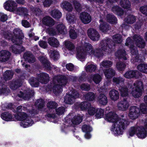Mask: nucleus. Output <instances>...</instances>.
<instances>
[{
	"instance_id": "0e129e2a",
	"label": "nucleus",
	"mask_w": 147,
	"mask_h": 147,
	"mask_svg": "<svg viewBox=\"0 0 147 147\" xmlns=\"http://www.w3.org/2000/svg\"><path fill=\"white\" fill-rule=\"evenodd\" d=\"M124 81V78L121 77L118 78H113V81L116 84H119L123 82Z\"/></svg>"
},
{
	"instance_id": "4be33fe9",
	"label": "nucleus",
	"mask_w": 147,
	"mask_h": 147,
	"mask_svg": "<svg viewBox=\"0 0 147 147\" xmlns=\"http://www.w3.org/2000/svg\"><path fill=\"white\" fill-rule=\"evenodd\" d=\"M34 123L33 121L29 117H27L20 124V125L24 127H27L31 126Z\"/></svg>"
},
{
	"instance_id": "20e7f679",
	"label": "nucleus",
	"mask_w": 147,
	"mask_h": 147,
	"mask_svg": "<svg viewBox=\"0 0 147 147\" xmlns=\"http://www.w3.org/2000/svg\"><path fill=\"white\" fill-rule=\"evenodd\" d=\"M54 85L53 88L54 93L56 95L62 90V86L65 85L67 81L66 77L64 76H58L55 77L53 80Z\"/></svg>"
},
{
	"instance_id": "9b49d317",
	"label": "nucleus",
	"mask_w": 147,
	"mask_h": 147,
	"mask_svg": "<svg viewBox=\"0 0 147 147\" xmlns=\"http://www.w3.org/2000/svg\"><path fill=\"white\" fill-rule=\"evenodd\" d=\"M5 9L10 11H16L17 9L16 3L12 0H8L4 3Z\"/></svg>"
},
{
	"instance_id": "ddd939ff",
	"label": "nucleus",
	"mask_w": 147,
	"mask_h": 147,
	"mask_svg": "<svg viewBox=\"0 0 147 147\" xmlns=\"http://www.w3.org/2000/svg\"><path fill=\"white\" fill-rule=\"evenodd\" d=\"M34 94V91L29 89L26 91L24 93L20 91L18 94V96L20 97L23 98L24 100H28Z\"/></svg>"
},
{
	"instance_id": "338daca9",
	"label": "nucleus",
	"mask_w": 147,
	"mask_h": 147,
	"mask_svg": "<svg viewBox=\"0 0 147 147\" xmlns=\"http://www.w3.org/2000/svg\"><path fill=\"white\" fill-rule=\"evenodd\" d=\"M47 107L49 109H55L57 106V104L55 102L50 101L49 102L47 105Z\"/></svg>"
},
{
	"instance_id": "a18cd8bd",
	"label": "nucleus",
	"mask_w": 147,
	"mask_h": 147,
	"mask_svg": "<svg viewBox=\"0 0 147 147\" xmlns=\"http://www.w3.org/2000/svg\"><path fill=\"white\" fill-rule=\"evenodd\" d=\"M107 21L111 24H115L117 22V19L113 15L111 14H107Z\"/></svg>"
},
{
	"instance_id": "5701e85b",
	"label": "nucleus",
	"mask_w": 147,
	"mask_h": 147,
	"mask_svg": "<svg viewBox=\"0 0 147 147\" xmlns=\"http://www.w3.org/2000/svg\"><path fill=\"white\" fill-rule=\"evenodd\" d=\"M61 6L63 9L69 11H71L73 9L71 4L66 1H63L61 3Z\"/></svg>"
},
{
	"instance_id": "423d86ee",
	"label": "nucleus",
	"mask_w": 147,
	"mask_h": 147,
	"mask_svg": "<svg viewBox=\"0 0 147 147\" xmlns=\"http://www.w3.org/2000/svg\"><path fill=\"white\" fill-rule=\"evenodd\" d=\"M13 33L12 41L17 44L22 43V40L24 38L22 30L18 28L15 29L13 30Z\"/></svg>"
},
{
	"instance_id": "7ed1b4c3",
	"label": "nucleus",
	"mask_w": 147,
	"mask_h": 147,
	"mask_svg": "<svg viewBox=\"0 0 147 147\" xmlns=\"http://www.w3.org/2000/svg\"><path fill=\"white\" fill-rule=\"evenodd\" d=\"M133 39L132 41L131 40L130 38H127L126 40L125 44L126 46L130 45L131 54L132 57H135L137 56L138 51L136 48L133 46V42L140 48H144L145 46V43L144 40L140 36L137 35H134L133 37Z\"/></svg>"
},
{
	"instance_id": "c756f323",
	"label": "nucleus",
	"mask_w": 147,
	"mask_h": 147,
	"mask_svg": "<svg viewBox=\"0 0 147 147\" xmlns=\"http://www.w3.org/2000/svg\"><path fill=\"white\" fill-rule=\"evenodd\" d=\"M16 10L18 14L23 16L25 18L28 15V10L26 8L20 7L17 8Z\"/></svg>"
},
{
	"instance_id": "6e6d98bb",
	"label": "nucleus",
	"mask_w": 147,
	"mask_h": 147,
	"mask_svg": "<svg viewBox=\"0 0 147 147\" xmlns=\"http://www.w3.org/2000/svg\"><path fill=\"white\" fill-rule=\"evenodd\" d=\"M95 117L97 118H100L103 117L104 113V110L102 109H97Z\"/></svg>"
},
{
	"instance_id": "5fc2aeb1",
	"label": "nucleus",
	"mask_w": 147,
	"mask_h": 147,
	"mask_svg": "<svg viewBox=\"0 0 147 147\" xmlns=\"http://www.w3.org/2000/svg\"><path fill=\"white\" fill-rule=\"evenodd\" d=\"M51 57L54 60L58 59L59 57V53L56 51H51L50 52Z\"/></svg>"
},
{
	"instance_id": "680f3d73",
	"label": "nucleus",
	"mask_w": 147,
	"mask_h": 147,
	"mask_svg": "<svg viewBox=\"0 0 147 147\" xmlns=\"http://www.w3.org/2000/svg\"><path fill=\"white\" fill-rule=\"evenodd\" d=\"M90 106V104L87 102H82L80 105L81 109L83 110H85Z\"/></svg>"
},
{
	"instance_id": "e433bc0d",
	"label": "nucleus",
	"mask_w": 147,
	"mask_h": 147,
	"mask_svg": "<svg viewBox=\"0 0 147 147\" xmlns=\"http://www.w3.org/2000/svg\"><path fill=\"white\" fill-rule=\"evenodd\" d=\"M96 68V65L87 64L85 67L86 71L87 72H92L95 71Z\"/></svg>"
},
{
	"instance_id": "4c0bfd02",
	"label": "nucleus",
	"mask_w": 147,
	"mask_h": 147,
	"mask_svg": "<svg viewBox=\"0 0 147 147\" xmlns=\"http://www.w3.org/2000/svg\"><path fill=\"white\" fill-rule=\"evenodd\" d=\"M144 101L146 104V106L144 104H141L140 105V110L142 112L145 113L147 112V95L144 97Z\"/></svg>"
},
{
	"instance_id": "bf43d9fd",
	"label": "nucleus",
	"mask_w": 147,
	"mask_h": 147,
	"mask_svg": "<svg viewBox=\"0 0 147 147\" xmlns=\"http://www.w3.org/2000/svg\"><path fill=\"white\" fill-rule=\"evenodd\" d=\"M73 4L75 7V9L76 11L78 12H80L81 11L82 8L81 5L76 0L74 1Z\"/></svg>"
},
{
	"instance_id": "c85d7f7f",
	"label": "nucleus",
	"mask_w": 147,
	"mask_h": 147,
	"mask_svg": "<svg viewBox=\"0 0 147 147\" xmlns=\"http://www.w3.org/2000/svg\"><path fill=\"white\" fill-rule=\"evenodd\" d=\"M100 24L99 27L100 30L103 32H105L109 30V27L108 25L106 23L103 22L102 20H100Z\"/></svg>"
},
{
	"instance_id": "4468645a",
	"label": "nucleus",
	"mask_w": 147,
	"mask_h": 147,
	"mask_svg": "<svg viewBox=\"0 0 147 147\" xmlns=\"http://www.w3.org/2000/svg\"><path fill=\"white\" fill-rule=\"evenodd\" d=\"M15 44L12 45L10 48V50L14 53L17 54L20 53L24 50V48L21 45H18L21 43L17 44L13 42Z\"/></svg>"
},
{
	"instance_id": "774afa93",
	"label": "nucleus",
	"mask_w": 147,
	"mask_h": 147,
	"mask_svg": "<svg viewBox=\"0 0 147 147\" xmlns=\"http://www.w3.org/2000/svg\"><path fill=\"white\" fill-rule=\"evenodd\" d=\"M125 66L126 65L124 63L120 62L117 63L116 64V67L119 71L123 70L125 68Z\"/></svg>"
},
{
	"instance_id": "864d4df0",
	"label": "nucleus",
	"mask_w": 147,
	"mask_h": 147,
	"mask_svg": "<svg viewBox=\"0 0 147 147\" xmlns=\"http://www.w3.org/2000/svg\"><path fill=\"white\" fill-rule=\"evenodd\" d=\"M13 74V72L12 71H6L4 73V78L6 80H9L12 78Z\"/></svg>"
},
{
	"instance_id": "b1692460",
	"label": "nucleus",
	"mask_w": 147,
	"mask_h": 147,
	"mask_svg": "<svg viewBox=\"0 0 147 147\" xmlns=\"http://www.w3.org/2000/svg\"><path fill=\"white\" fill-rule=\"evenodd\" d=\"M110 97L111 99L113 100H117L119 98V93L115 90H112L109 93Z\"/></svg>"
},
{
	"instance_id": "2f4dec72",
	"label": "nucleus",
	"mask_w": 147,
	"mask_h": 147,
	"mask_svg": "<svg viewBox=\"0 0 147 147\" xmlns=\"http://www.w3.org/2000/svg\"><path fill=\"white\" fill-rule=\"evenodd\" d=\"M66 19L68 22L71 24L76 22V18L75 15L68 13L66 15Z\"/></svg>"
},
{
	"instance_id": "c9c22d12",
	"label": "nucleus",
	"mask_w": 147,
	"mask_h": 147,
	"mask_svg": "<svg viewBox=\"0 0 147 147\" xmlns=\"http://www.w3.org/2000/svg\"><path fill=\"white\" fill-rule=\"evenodd\" d=\"M121 95L123 97H126L128 95L129 91L128 89L126 86L120 87L119 88Z\"/></svg>"
},
{
	"instance_id": "f8f14e48",
	"label": "nucleus",
	"mask_w": 147,
	"mask_h": 147,
	"mask_svg": "<svg viewBox=\"0 0 147 147\" xmlns=\"http://www.w3.org/2000/svg\"><path fill=\"white\" fill-rule=\"evenodd\" d=\"M129 106V102L125 99L118 102L117 107L118 109L120 111H124L126 110Z\"/></svg>"
},
{
	"instance_id": "58836bf2",
	"label": "nucleus",
	"mask_w": 147,
	"mask_h": 147,
	"mask_svg": "<svg viewBox=\"0 0 147 147\" xmlns=\"http://www.w3.org/2000/svg\"><path fill=\"white\" fill-rule=\"evenodd\" d=\"M142 90L132 88L131 94L134 97L138 98L140 97L142 95Z\"/></svg>"
},
{
	"instance_id": "49530a36",
	"label": "nucleus",
	"mask_w": 147,
	"mask_h": 147,
	"mask_svg": "<svg viewBox=\"0 0 147 147\" xmlns=\"http://www.w3.org/2000/svg\"><path fill=\"white\" fill-rule=\"evenodd\" d=\"M137 68L139 70L142 72L147 73V64H141L138 66Z\"/></svg>"
},
{
	"instance_id": "ea45409f",
	"label": "nucleus",
	"mask_w": 147,
	"mask_h": 147,
	"mask_svg": "<svg viewBox=\"0 0 147 147\" xmlns=\"http://www.w3.org/2000/svg\"><path fill=\"white\" fill-rule=\"evenodd\" d=\"M91 78H92L93 81L94 83L96 84H99L102 79L101 76L98 74L92 75Z\"/></svg>"
},
{
	"instance_id": "a878e982",
	"label": "nucleus",
	"mask_w": 147,
	"mask_h": 147,
	"mask_svg": "<svg viewBox=\"0 0 147 147\" xmlns=\"http://www.w3.org/2000/svg\"><path fill=\"white\" fill-rule=\"evenodd\" d=\"M98 101L100 104L102 105H105L107 103V98L104 94H100L98 97Z\"/></svg>"
},
{
	"instance_id": "2eb2a0df",
	"label": "nucleus",
	"mask_w": 147,
	"mask_h": 147,
	"mask_svg": "<svg viewBox=\"0 0 147 147\" xmlns=\"http://www.w3.org/2000/svg\"><path fill=\"white\" fill-rule=\"evenodd\" d=\"M39 82L42 84H46L49 81V75L45 73H41L38 76Z\"/></svg>"
},
{
	"instance_id": "4d7b16f0",
	"label": "nucleus",
	"mask_w": 147,
	"mask_h": 147,
	"mask_svg": "<svg viewBox=\"0 0 147 147\" xmlns=\"http://www.w3.org/2000/svg\"><path fill=\"white\" fill-rule=\"evenodd\" d=\"M69 36L71 38L74 39L77 38L78 33L76 30L71 29L69 32Z\"/></svg>"
},
{
	"instance_id": "052dcab7",
	"label": "nucleus",
	"mask_w": 147,
	"mask_h": 147,
	"mask_svg": "<svg viewBox=\"0 0 147 147\" xmlns=\"http://www.w3.org/2000/svg\"><path fill=\"white\" fill-rule=\"evenodd\" d=\"M97 109L92 107H89L88 109V113L89 115L93 116L96 113Z\"/></svg>"
},
{
	"instance_id": "a211bd4d",
	"label": "nucleus",
	"mask_w": 147,
	"mask_h": 147,
	"mask_svg": "<svg viewBox=\"0 0 147 147\" xmlns=\"http://www.w3.org/2000/svg\"><path fill=\"white\" fill-rule=\"evenodd\" d=\"M24 57L26 61L29 63H33L36 61L34 57L30 52H28L25 53Z\"/></svg>"
},
{
	"instance_id": "a19ab883",
	"label": "nucleus",
	"mask_w": 147,
	"mask_h": 147,
	"mask_svg": "<svg viewBox=\"0 0 147 147\" xmlns=\"http://www.w3.org/2000/svg\"><path fill=\"white\" fill-rule=\"evenodd\" d=\"M85 99L90 101L94 100L95 97V94L92 92H88L84 95Z\"/></svg>"
},
{
	"instance_id": "69168bd1",
	"label": "nucleus",
	"mask_w": 147,
	"mask_h": 147,
	"mask_svg": "<svg viewBox=\"0 0 147 147\" xmlns=\"http://www.w3.org/2000/svg\"><path fill=\"white\" fill-rule=\"evenodd\" d=\"M137 127H132L129 129L128 131V135L130 136H133L135 134L136 132L137 133Z\"/></svg>"
},
{
	"instance_id": "e2e57ef3",
	"label": "nucleus",
	"mask_w": 147,
	"mask_h": 147,
	"mask_svg": "<svg viewBox=\"0 0 147 147\" xmlns=\"http://www.w3.org/2000/svg\"><path fill=\"white\" fill-rule=\"evenodd\" d=\"M113 40L116 43H119L122 41L121 36L119 34H117L113 36Z\"/></svg>"
},
{
	"instance_id": "aec40b11",
	"label": "nucleus",
	"mask_w": 147,
	"mask_h": 147,
	"mask_svg": "<svg viewBox=\"0 0 147 147\" xmlns=\"http://www.w3.org/2000/svg\"><path fill=\"white\" fill-rule=\"evenodd\" d=\"M42 22L44 24L49 27L54 25L55 24L53 20L49 16L44 17L42 20Z\"/></svg>"
},
{
	"instance_id": "dca6fc26",
	"label": "nucleus",
	"mask_w": 147,
	"mask_h": 147,
	"mask_svg": "<svg viewBox=\"0 0 147 147\" xmlns=\"http://www.w3.org/2000/svg\"><path fill=\"white\" fill-rule=\"evenodd\" d=\"M10 56V53L7 51L3 50L0 52V61L5 62L7 61Z\"/></svg>"
},
{
	"instance_id": "603ef678",
	"label": "nucleus",
	"mask_w": 147,
	"mask_h": 147,
	"mask_svg": "<svg viewBox=\"0 0 147 147\" xmlns=\"http://www.w3.org/2000/svg\"><path fill=\"white\" fill-rule=\"evenodd\" d=\"M136 18L134 16L130 15L125 19V22L131 24L134 23L136 21Z\"/></svg>"
},
{
	"instance_id": "7c9ffc66",
	"label": "nucleus",
	"mask_w": 147,
	"mask_h": 147,
	"mask_svg": "<svg viewBox=\"0 0 147 147\" xmlns=\"http://www.w3.org/2000/svg\"><path fill=\"white\" fill-rule=\"evenodd\" d=\"M56 29L57 32L59 34H64L67 32L65 26L63 24L58 25Z\"/></svg>"
},
{
	"instance_id": "c03bdc74",
	"label": "nucleus",
	"mask_w": 147,
	"mask_h": 147,
	"mask_svg": "<svg viewBox=\"0 0 147 147\" xmlns=\"http://www.w3.org/2000/svg\"><path fill=\"white\" fill-rule=\"evenodd\" d=\"M29 83L31 85L34 87H37L39 85V83L38 79L32 78H30L29 81Z\"/></svg>"
},
{
	"instance_id": "9d476101",
	"label": "nucleus",
	"mask_w": 147,
	"mask_h": 147,
	"mask_svg": "<svg viewBox=\"0 0 147 147\" xmlns=\"http://www.w3.org/2000/svg\"><path fill=\"white\" fill-rule=\"evenodd\" d=\"M140 111L139 109L136 106H132L130 107L129 116L132 119H135L138 117Z\"/></svg>"
},
{
	"instance_id": "cd10ccee",
	"label": "nucleus",
	"mask_w": 147,
	"mask_h": 147,
	"mask_svg": "<svg viewBox=\"0 0 147 147\" xmlns=\"http://www.w3.org/2000/svg\"><path fill=\"white\" fill-rule=\"evenodd\" d=\"M106 77L107 79H110L114 76L115 74V71L111 68L106 69L104 72Z\"/></svg>"
},
{
	"instance_id": "f03ea898",
	"label": "nucleus",
	"mask_w": 147,
	"mask_h": 147,
	"mask_svg": "<svg viewBox=\"0 0 147 147\" xmlns=\"http://www.w3.org/2000/svg\"><path fill=\"white\" fill-rule=\"evenodd\" d=\"M102 51L99 49H93L92 46L88 43H85L82 46L77 48V57L79 59L85 58L87 54L100 57L102 55Z\"/></svg>"
},
{
	"instance_id": "3c124183",
	"label": "nucleus",
	"mask_w": 147,
	"mask_h": 147,
	"mask_svg": "<svg viewBox=\"0 0 147 147\" xmlns=\"http://www.w3.org/2000/svg\"><path fill=\"white\" fill-rule=\"evenodd\" d=\"M65 45L66 47L69 50L71 51H74L75 46L74 44L70 41H65Z\"/></svg>"
},
{
	"instance_id": "09e8293b",
	"label": "nucleus",
	"mask_w": 147,
	"mask_h": 147,
	"mask_svg": "<svg viewBox=\"0 0 147 147\" xmlns=\"http://www.w3.org/2000/svg\"><path fill=\"white\" fill-rule=\"evenodd\" d=\"M1 117L3 119L6 121L12 120V117L11 115L8 113H4L2 114Z\"/></svg>"
},
{
	"instance_id": "79ce46f5",
	"label": "nucleus",
	"mask_w": 147,
	"mask_h": 147,
	"mask_svg": "<svg viewBox=\"0 0 147 147\" xmlns=\"http://www.w3.org/2000/svg\"><path fill=\"white\" fill-rule=\"evenodd\" d=\"M120 4L123 8L125 9H129L131 5L130 3L128 0H121Z\"/></svg>"
},
{
	"instance_id": "13d9d810",
	"label": "nucleus",
	"mask_w": 147,
	"mask_h": 147,
	"mask_svg": "<svg viewBox=\"0 0 147 147\" xmlns=\"http://www.w3.org/2000/svg\"><path fill=\"white\" fill-rule=\"evenodd\" d=\"M112 64V62L108 60H105L102 61L100 64L101 67L102 66L105 67H110Z\"/></svg>"
},
{
	"instance_id": "0eeeda50",
	"label": "nucleus",
	"mask_w": 147,
	"mask_h": 147,
	"mask_svg": "<svg viewBox=\"0 0 147 147\" xmlns=\"http://www.w3.org/2000/svg\"><path fill=\"white\" fill-rule=\"evenodd\" d=\"M79 96V94L78 92L73 90L71 93L67 94L65 97L64 102L67 104H71L74 102L75 99Z\"/></svg>"
},
{
	"instance_id": "39448f33",
	"label": "nucleus",
	"mask_w": 147,
	"mask_h": 147,
	"mask_svg": "<svg viewBox=\"0 0 147 147\" xmlns=\"http://www.w3.org/2000/svg\"><path fill=\"white\" fill-rule=\"evenodd\" d=\"M111 41L110 39L102 40L100 42V47L102 50L108 53H111L113 50L114 44H111Z\"/></svg>"
},
{
	"instance_id": "8fccbe9b",
	"label": "nucleus",
	"mask_w": 147,
	"mask_h": 147,
	"mask_svg": "<svg viewBox=\"0 0 147 147\" xmlns=\"http://www.w3.org/2000/svg\"><path fill=\"white\" fill-rule=\"evenodd\" d=\"M44 106V100L41 99L37 100L35 104V106L37 107V109L40 110Z\"/></svg>"
},
{
	"instance_id": "1a4fd4ad",
	"label": "nucleus",
	"mask_w": 147,
	"mask_h": 147,
	"mask_svg": "<svg viewBox=\"0 0 147 147\" xmlns=\"http://www.w3.org/2000/svg\"><path fill=\"white\" fill-rule=\"evenodd\" d=\"M80 19L83 24H87L90 23L91 21V16L86 12H82L80 14Z\"/></svg>"
},
{
	"instance_id": "f257e3e1",
	"label": "nucleus",
	"mask_w": 147,
	"mask_h": 147,
	"mask_svg": "<svg viewBox=\"0 0 147 147\" xmlns=\"http://www.w3.org/2000/svg\"><path fill=\"white\" fill-rule=\"evenodd\" d=\"M105 119L108 121L114 123L111 130L118 135L121 134L129 123L126 117L122 115L121 118H118L117 114L112 112L107 114Z\"/></svg>"
},
{
	"instance_id": "de8ad7c7",
	"label": "nucleus",
	"mask_w": 147,
	"mask_h": 147,
	"mask_svg": "<svg viewBox=\"0 0 147 147\" xmlns=\"http://www.w3.org/2000/svg\"><path fill=\"white\" fill-rule=\"evenodd\" d=\"M133 87L134 88L140 89L142 90L143 88V85L142 82L141 81H137L135 82L134 84Z\"/></svg>"
},
{
	"instance_id": "393cba45",
	"label": "nucleus",
	"mask_w": 147,
	"mask_h": 147,
	"mask_svg": "<svg viewBox=\"0 0 147 147\" xmlns=\"http://www.w3.org/2000/svg\"><path fill=\"white\" fill-rule=\"evenodd\" d=\"M137 71L135 70H130L127 71L124 75V76L127 79H131L136 77Z\"/></svg>"
},
{
	"instance_id": "6e6552de",
	"label": "nucleus",
	"mask_w": 147,
	"mask_h": 147,
	"mask_svg": "<svg viewBox=\"0 0 147 147\" xmlns=\"http://www.w3.org/2000/svg\"><path fill=\"white\" fill-rule=\"evenodd\" d=\"M88 34L89 37L92 40L96 41L100 39V35L96 30L91 28L88 30Z\"/></svg>"
},
{
	"instance_id": "412c9836",
	"label": "nucleus",
	"mask_w": 147,
	"mask_h": 147,
	"mask_svg": "<svg viewBox=\"0 0 147 147\" xmlns=\"http://www.w3.org/2000/svg\"><path fill=\"white\" fill-rule=\"evenodd\" d=\"M49 44L51 46L54 47H57L59 45V41L55 38L53 37H49L48 39Z\"/></svg>"
},
{
	"instance_id": "37998d69",
	"label": "nucleus",
	"mask_w": 147,
	"mask_h": 147,
	"mask_svg": "<svg viewBox=\"0 0 147 147\" xmlns=\"http://www.w3.org/2000/svg\"><path fill=\"white\" fill-rule=\"evenodd\" d=\"M50 14L54 18H59L61 16V12L57 9H54L52 10Z\"/></svg>"
},
{
	"instance_id": "6ab92c4d",
	"label": "nucleus",
	"mask_w": 147,
	"mask_h": 147,
	"mask_svg": "<svg viewBox=\"0 0 147 147\" xmlns=\"http://www.w3.org/2000/svg\"><path fill=\"white\" fill-rule=\"evenodd\" d=\"M38 59L45 67L48 69H51L50 63L47 60V58L45 57H40Z\"/></svg>"
},
{
	"instance_id": "bb28decb",
	"label": "nucleus",
	"mask_w": 147,
	"mask_h": 147,
	"mask_svg": "<svg viewBox=\"0 0 147 147\" xmlns=\"http://www.w3.org/2000/svg\"><path fill=\"white\" fill-rule=\"evenodd\" d=\"M115 56L119 58H123L124 60L127 59V55L125 50L123 49L118 50L115 53Z\"/></svg>"
},
{
	"instance_id": "f704fd0d",
	"label": "nucleus",
	"mask_w": 147,
	"mask_h": 147,
	"mask_svg": "<svg viewBox=\"0 0 147 147\" xmlns=\"http://www.w3.org/2000/svg\"><path fill=\"white\" fill-rule=\"evenodd\" d=\"M82 116L78 115L74 116L72 120V122L74 124L77 125L80 123L82 120Z\"/></svg>"
},
{
	"instance_id": "72a5a7b5",
	"label": "nucleus",
	"mask_w": 147,
	"mask_h": 147,
	"mask_svg": "<svg viewBox=\"0 0 147 147\" xmlns=\"http://www.w3.org/2000/svg\"><path fill=\"white\" fill-rule=\"evenodd\" d=\"M112 11L118 15H121L123 13L122 9L118 6L115 5L113 6L111 8Z\"/></svg>"
},
{
	"instance_id": "f3484780",
	"label": "nucleus",
	"mask_w": 147,
	"mask_h": 147,
	"mask_svg": "<svg viewBox=\"0 0 147 147\" xmlns=\"http://www.w3.org/2000/svg\"><path fill=\"white\" fill-rule=\"evenodd\" d=\"M137 135L140 138H145L147 135V132L145 129L143 127H137Z\"/></svg>"
},
{
	"instance_id": "473e14b6",
	"label": "nucleus",
	"mask_w": 147,
	"mask_h": 147,
	"mask_svg": "<svg viewBox=\"0 0 147 147\" xmlns=\"http://www.w3.org/2000/svg\"><path fill=\"white\" fill-rule=\"evenodd\" d=\"M15 117L17 120H22V121L27 118L26 114L23 112L17 113L15 115Z\"/></svg>"
}]
</instances>
